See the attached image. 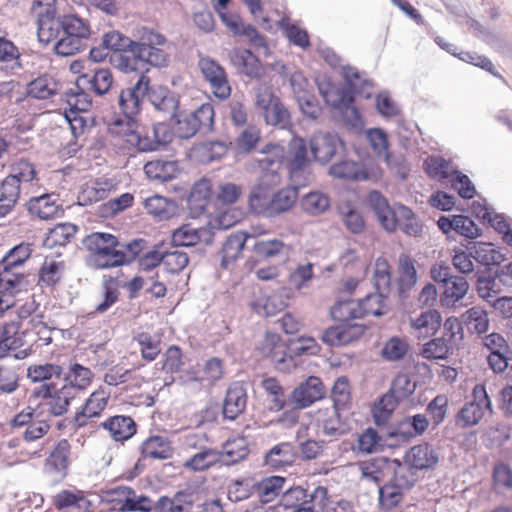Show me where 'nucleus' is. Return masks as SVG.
Listing matches in <instances>:
<instances>
[{
  "label": "nucleus",
  "mask_w": 512,
  "mask_h": 512,
  "mask_svg": "<svg viewBox=\"0 0 512 512\" xmlns=\"http://www.w3.org/2000/svg\"><path fill=\"white\" fill-rule=\"evenodd\" d=\"M286 167L293 187L281 189L273 195L270 201V217L288 211L297 199V190L314 180L306 143L302 138L294 137L291 140L286 156Z\"/></svg>",
  "instance_id": "f257e3e1"
},
{
  "label": "nucleus",
  "mask_w": 512,
  "mask_h": 512,
  "mask_svg": "<svg viewBox=\"0 0 512 512\" xmlns=\"http://www.w3.org/2000/svg\"><path fill=\"white\" fill-rule=\"evenodd\" d=\"M30 244H20L12 248L2 260L0 272V317L16 305L17 297L30 286L28 275L18 269L29 259Z\"/></svg>",
  "instance_id": "f03ea898"
},
{
  "label": "nucleus",
  "mask_w": 512,
  "mask_h": 512,
  "mask_svg": "<svg viewBox=\"0 0 512 512\" xmlns=\"http://www.w3.org/2000/svg\"><path fill=\"white\" fill-rule=\"evenodd\" d=\"M284 150L280 146L269 148L266 156L259 159L261 175L259 184L253 189L249 196L250 209L256 214L270 217V201L268 189L281 183L280 169L283 164Z\"/></svg>",
  "instance_id": "7ed1b4c3"
},
{
  "label": "nucleus",
  "mask_w": 512,
  "mask_h": 512,
  "mask_svg": "<svg viewBox=\"0 0 512 512\" xmlns=\"http://www.w3.org/2000/svg\"><path fill=\"white\" fill-rule=\"evenodd\" d=\"M83 246L88 251L87 264L95 269L121 266L124 259L117 237L110 233H91L83 239Z\"/></svg>",
  "instance_id": "20e7f679"
},
{
  "label": "nucleus",
  "mask_w": 512,
  "mask_h": 512,
  "mask_svg": "<svg viewBox=\"0 0 512 512\" xmlns=\"http://www.w3.org/2000/svg\"><path fill=\"white\" fill-rule=\"evenodd\" d=\"M168 62V54L157 46L140 48L131 55L118 54L112 58V65L115 68L125 73L139 72L140 75L148 72V65L165 67Z\"/></svg>",
  "instance_id": "39448f33"
},
{
  "label": "nucleus",
  "mask_w": 512,
  "mask_h": 512,
  "mask_svg": "<svg viewBox=\"0 0 512 512\" xmlns=\"http://www.w3.org/2000/svg\"><path fill=\"white\" fill-rule=\"evenodd\" d=\"M342 77L347 87L338 90V97L330 103L332 107L341 111L347 107L353 106L355 94L364 98H370L373 93V83L371 80L363 78L362 74L350 65L342 66Z\"/></svg>",
  "instance_id": "423d86ee"
},
{
  "label": "nucleus",
  "mask_w": 512,
  "mask_h": 512,
  "mask_svg": "<svg viewBox=\"0 0 512 512\" xmlns=\"http://www.w3.org/2000/svg\"><path fill=\"white\" fill-rule=\"evenodd\" d=\"M149 83V77L142 74L133 86L121 90L119 94V108L128 128L138 126L137 115L140 112L141 103L148 92Z\"/></svg>",
  "instance_id": "0eeeda50"
},
{
  "label": "nucleus",
  "mask_w": 512,
  "mask_h": 512,
  "mask_svg": "<svg viewBox=\"0 0 512 512\" xmlns=\"http://www.w3.org/2000/svg\"><path fill=\"white\" fill-rule=\"evenodd\" d=\"M30 331L21 330L18 322H10L0 328V358L15 352L17 359L25 358L32 351Z\"/></svg>",
  "instance_id": "6e6552de"
},
{
  "label": "nucleus",
  "mask_w": 512,
  "mask_h": 512,
  "mask_svg": "<svg viewBox=\"0 0 512 512\" xmlns=\"http://www.w3.org/2000/svg\"><path fill=\"white\" fill-rule=\"evenodd\" d=\"M281 502L286 509L290 510L304 505L306 502H312L318 506L321 512H328V490L324 486H317L311 492L300 486L292 487L282 494Z\"/></svg>",
  "instance_id": "1a4fd4ad"
},
{
  "label": "nucleus",
  "mask_w": 512,
  "mask_h": 512,
  "mask_svg": "<svg viewBox=\"0 0 512 512\" xmlns=\"http://www.w3.org/2000/svg\"><path fill=\"white\" fill-rule=\"evenodd\" d=\"M127 141L138 147L140 151L159 150L174 142V130H127Z\"/></svg>",
  "instance_id": "9d476101"
},
{
  "label": "nucleus",
  "mask_w": 512,
  "mask_h": 512,
  "mask_svg": "<svg viewBox=\"0 0 512 512\" xmlns=\"http://www.w3.org/2000/svg\"><path fill=\"white\" fill-rule=\"evenodd\" d=\"M86 91H91L89 88H70L65 92L66 101L70 106L69 111L65 112V119L69 123V128H77L74 124L75 121H80L79 128H88L86 119L80 113L88 112L92 105V99Z\"/></svg>",
  "instance_id": "9b49d317"
},
{
  "label": "nucleus",
  "mask_w": 512,
  "mask_h": 512,
  "mask_svg": "<svg viewBox=\"0 0 512 512\" xmlns=\"http://www.w3.org/2000/svg\"><path fill=\"white\" fill-rule=\"evenodd\" d=\"M259 349L264 357L271 359L279 371L290 372L295 367L293 358L287 356L286 345L278 334L266 333Z\"/></svg>",
  "instance_id": "f8f14e48"
},
{
  "label": "nucleus",
  "mask_w": 512,
  "mask_h": 512,
  "mask_svg": "<svg viewBox=\"0 0 512 512\" xmlns=\"http://www.w3.org/2000/svg\"><path fill=\"white\" fill-rule=\"evenodd\" d=\"M473 396L474 401L465 404L458 413L457 422L464 427L476 425L485 411L491 408V401L483 386H475Z\"/></svg>",
  "instance_id": "ddd939ff"
},
{
  "label": "nucleus",
  "mask_w": 512,
  "mask_h": 512,
  "mask_svg": "<svg viewBox=\"0 0 512 512\" xmlns=\"http://www.w3.org/2000/svg\"><path fill=\"white\" fill-rule=\"evenodd\" d=\"M198 65L205 80L208 81L213 88L214 95L219 99L229 97L231 88L224 68L210 57L201 58Z\"/></svg>",
  "instance_id": "4468645a"
},
{
  "label": "nucleus",
  "mask_w": 512,
  "mask_h": 512,
  "mask_svg": "<svg viewBox=\"0 0 512 512\" xmlns=\"http://www.w3.org/2000/svg\"><path fill=\"white\" fill-rule=\"evenodd\" d=\"M61 34L89 36L90 28L83 19L74 14L63 15L53 20L51 29H47L46 35L39 38V41L48 44Z\"/></svg>",
  "instance_id": "2eb2a0df"
},
{
  "label": "nucleus",
  "mask_w": 512,
  "mask_h": 512,
  "mask_svg": "<svg viewBox=\"0 0 512 512\" xmlns=\"http://www.w3.org/2000/svg\"><path fill=\"white\" fill-rule=\"evenodd\" d=\"M257 106L262 109V115L267 125L287 128L290 123V113L282 101L274 94L258 95Z\"/></svg>",
  "instance_id": "dca6fc26"
},
{
  "label": "nucleus",
  "mask_w": 512,
  "mask_h": 512,
  "mask_svg": "<svg viewBox=\"0 0 512 512\" xmlns=\"http://www.w3.org/2000/svg\"><path fill=\"white\" fill-rule=\"evenodd\" d=\"M111 396V391L105 386H100L86 399L84 406L74 416V425L84 427L89 419L100 417L106 408Z\"/></svg>",
  "instance_id": "f3484780"
},
{
  "label": "nucleus",
  "mask_w": 512,
  "mask_h": 512,
  "mask_svg": "<svg viewBox=\"0 0 512 512\" xmlns=\"http://www.w3.org/2000/svg\"><path fill=\"white\" fill-rule=\"evenodd\" d=\"M37 394L47 399V409L53 416H61L66 413L71 401L76 397L72 388L65 385L58 389L43 385Z\"/></svg>",
  "instance_id": "a211bd4d"
},
{
  "label": "nucleus",
  "mask_w": 512,
  "mask_h": 512,
  "mask_svg": "<svg viewBox=\"0 0 512 512\" xmlns=\"http://www.w3.org/2000/svg\"><path fill=\"white\" fill-rule=\"evenodd\" d=\"M342 144L334 132L319 130L310 140V150L316 160L326 163Z\"/></svg>",
  "instance_id": "6ab92c4d"
},
{
  "label": "nucleus",
  "mask_w": 512,
  "mask_h": 512,
  "mask_svg": "<svg viewBox=\"0 0 512 512\" xmlns=\"http://www.w3.org/2000/svg\"><path fill=\"white\" fill-rule=\"evenodd\" d=\"M324 396V386L318 377L311 376L299 384L291 393V401L298 409L311 406Z\"/></svg>",
  "instance_id": "aec40b11"
},
{
  "label": "nucleus",
  "mask_w": 512,
  "mask_h": 512,
  "mask_svg": "<svg viewBox=\"0 0 512 512\" xmlns=\"http://www.w3.org/2000/svg\"><path fill=\"white\" fill-rule=\"evenodd\" d=\"M292 292L289 288L282 287L278 291L257 298L251 303V308L261 316H273L284 310L289 303Z\"/></svg>",
  "instance_id": "412c9836"
},
{
  "label": "nucleus",
  "mask_w": 512,
  "mask_h": 512,
  "mask_svg": "<svg viewBox=\"0 0 512 512\" xmlns=\"http://www.w3.org/2000/svg\"><path fill=\"white\" fill-rule=\"evenodd\" d=\"M329 174L335 178L363 181L377 179L380 171L375 168L369 170L360 163L343 160L333 164L329 168Z\"/></svg>",
  "instance_id": "4be33fe9"
},
{
  "label": "nucleus",
  "mask_w": 512,
  "mask_h": 512,
  "mask_svg": "<svg viewBox=\"0 0 512 512\" xmlns=\"http://www.w3.org/2000/svg\"><path fill=\"white\" fill-rule=\"evenodd\" d=\"M146 96L155 109L168 114L171 119L175 120L176 124L181 122L176 113L179 101L166 87L159 86L155 88L148 85Z\"/></svg>",
  "instance_id": "5701e85b"
},
{
  "label": "nucleus",
  "mask_w": 512,
  "mask_h": 512,
  "mask_svg": "<svg viewBox=\"0 0 512 512\" xmlns=\"http://www.w3.org/2000/svg\"><path fill=\"white\" fill-rule=\"evenodd\" d=\"M439 461L437 451L428 444H420L410 448L404 456V462L416 470L434 468Z\"/></svg>",
  "instance_id": "b1692460"
},
{
  "label": "nucleus",
  "mask_w": 512,
  "mask_h": 512,
  "mask_svg": "<svg viewBox=\"0 0 512 512\" xmlns=\"http://www.w3.org/2000/svg\"><path fill=\"white\" fill-rule=\"evenodd\" d=\"M231 63L240 73L251 79H259L263 74L260 60L250 49L235 48L230 52Z\"/></svg>",
  "instance_id": "393cba45"
},
{
  "label": "nucleus",
  "mask_w": 512,
  "mask_h": 512,
  "mask_svg": "<svg viewBox=\"0 0 512 512\" xmlns=\"http://www.w3.org/2000/svg\"><path fill=\"white\" fill-rule=\"evenodd\" d=\"M113 82L112 72L108 68H100L93 74L83 73L76 80L78 88H89L98 96L106 94Z\"/></svg>",
  "instance_id": "a878e982"
},
{
  "label": "nucleus",
  "mask_w": 512,
  "mask_h": 512,
  "mask_svg": "<svg viewBox=\"0 0 512 512\" xmlns=\"http://www.w3.org/2000/svg\"><path fill=\"white\" fill-rule=\"evenodd\" d=\"M213 241V233L206 227L195 228L186 224L176 229L172 234V243L175 246H194L199 242L207 245Z\"/></svg>",
  "instance_id": "bb28decb"
},
{
  "label": "nucleus",
  "mask_w": 512,
  "mask_h": 512,
  "mask_svg": "<svg viewBox=\"0 0 512 512\" xmlns=\"http://www.w3.org/2000/svg\"><path fill=\"white\" fill-rule=\"evenodd\" d=\"M441 315L437 310H427L416 317H409V326L418 338L433 336L441 326Z\"/></svg>",
  "instance_id": "cd10ccee"
},
{
  "label": "nucleus",
  "mask_w": 512,
  "mask_h": 512,
  "mask_svg": "<svg viewBox=\"0 0 512 512\" xmlns=\"http://www.w3.org/2000/svg\"><path fill=\"white\" fill-rule=\"evenodd\" d=\"M247 404L246 390L240 383L229 386L223 402V415L228 420H235L244 412Z\"/></svg>",
  "instance_id": "c85d7f7f"
},
{
  "label": "nucleus",
  "mask_w": 512,
  "mask_h": 512,
  "mask_svg": "<svg viewBox=\"0 0 512 512\" xmlns=\"http://www.w3.org/2000/svg\"><path fill=\"white\" fill-rule=\"evenodd\" d=\"M57 200L58 196L53 193L43 194L32 197L26 205L31 215L43 220H48L60 213Z\"/></svg>",
  "instance_id": "c756f323"
},
{
  "label": "nucleus",
  "mask_w": 512,
  "mask_h": 512,
  "mask_svg": "<svg viewBox=\"0 0 512 512\" xmlns=\"http://www.w3.org/2000/svg\"><path fill=\"white\" fill-rule=\"evenodd\" d=\"M368 203L382 227L389 232L394 231L396 209L389 206L386 198L378 191H371Z\"/></svg>",
  "instance_id": "7c9ffc66"
},
{
  "label": "nucleus",
  "mask_w": 512,
  "mask_h": 512,
  "mask_svg": "<svg viewBox=\"0 0 512 512\" xmlns=\"http://www.w3.org/2000/svg\"><path fill=\"white\" fill-rule=\"evenodd\" d=\"M211 192V181L206 178L200 179L193 185L187 200L188 208L193 217H198L204 212L210 200Z\"/></svg>",
  "instance_id": "2f4dec72"
},
{
  "label": "nucleus",
  "mask_w": 512,
  "mask_h": 512,
  "mask_svg": "<svg viewBox=\"0 0 512 512\" xmlns=\"http://www.w3.org/2000/svg\"><path fill=\"white\" fill-rule=\"evenodd\" d=\"M295 461L294 446L290 442H281L269 449L264 457L265 465L272 469L292 466Z\"/></svg>",
  "instance_id": "473e14b6"
},
{
  "label": "nucleus",
  "mask_w": 512,
  "mask_h": 512,
  "mask_svg": "<svg viewBox=\"0 0 512 512\" xmlns=\"http://www.w3.org/2000/svg\"><path fill=\"white\" fill-rule=\"evenodd\" d=\"M220 461V451L205 446L204 448L196 451L191 457L186 459L183 463V467L190 471L201 472L211 468Z\"/></svg>",
  "instance_id": "72a5a7b5"
},
{
  "label": "nucleus",
  "mask_w": 512,
  "mask_h": 512,
  "mask_svg": "<svg viewBox=\"0 0 512 512\" xmlns=\"http://www.w3.org/2000/svg\"><path fill=\"white\" fill-rule=\"evenodd\" d=\"M56 0H34L32 12L37 17L38 38L46 35L47 29H51L56 15Z\"/></svg>",
  "instance_id": "f704fd0d"
},
{
  "label": "nucleus",
  "mask_w": 512,
  "mask_h": 512,
  "mask_svg": "<svg viewBox=\"0 0 512 512\" xmlns=\"http://www.w3.org/2000/svg\"><path fill=\"white\" fill-rule=\"evenodd\" d=\"M102 427L109 431L115 441H125L136 432L134 420L129 416L117 415L110 417L102 423Z\"/></svg>",
  "instance_id": "c9c22d12"
},
{
  "label": "nucleus",
  "mask_w": 512,
  "mask_h": 512,
  "mask_svg": "<svg viewBox=\"0 0 512 512\" xmlns=\"http://www.w3.org/2000/svg\"><path fill=\"white\" fill-rule=\"evenodd\" d=\"M143 204L146 211L159 221L168 220L177 213L176 203L159 195L146 198Z\"/></svg>",
  "instance_id": "e433bc0d"
},
{
  "label": "nucleus",
  "mask_w": 512,
  "mask_h": 512,
  "mask_svg": "<svg viewBox=\"0 0 512 512\" xmlns=\"http://www.w3.org/2000/svg\"><path fill=\"white\" fill-rule=\"evenodd\" d=\"M141 453L144 458L165 460L173 455L170 441L162 436H151L141 445Z\"/></svg>",
  "instance_id": "4c0bfd02"
},
{
  "label": "nucleus",
  "mask_w": 512,
  "mask_h": 512,
  "mask_svg": "<svg viewBox=\"0 0 512 512\" xmlns=\"http://www.w3.org/2000/svg\"><path fill=\"white\" fill-rule=\"evenodd\" d=\"M251 235L246 232H237L230 235L223 244L221 250V266L229 268V266L240 256L246 241Z\"/></svg>",
  "instance_id": "58836bf2"
},
{
  "label": "nucleus",
  "mask_w": 512,
  "mask_h": 512,
  "mask_svg": "<svg viewBox=\"0 0 512 512\" xmlns=\"http://www.w3.org/2000/svg\"><path fill=\"white\" fill-rule=\"evenodd\" d=\"M144 172L150 179L165 182L177 176L179 167L177 161L154 160L145 164Z\"/></svg>",
  "instance_id": "ea45409f"
},
{
  "label": "nucleus",
  "mask_w": 512,
  "mask_h": 512,
  "mask_svg": "<svg viewBox=\"0 0 512 512\" xmlns=\"http://www.w3.org/2000/svg\"><path fill=\"white\" fill-rule=\"evenodd\" d=\"M424 169L428 176L443 184H448L449 178L455 173L451 162L440 156H429L424 162Z\"/></svg>",
  "instance_id": "a19ab883"
},
{
  "label": "nucleus",
  "mask_w": 512,
  "mask_h": 512,
  "mask_svg": "<svg viewBox=\"0 0 512 512\" xmlns=\"http://www.w3.org/2000/svg\"><path fill=\"white\" fill-rule=\"evenodd\" d=\"M468 250L477 262L486 266L499 265L505 260V255L492 243L476 242Z\"/></svg>",
  "instance_id": "79ce46f5"
},
{
  "label": "nucleus",
  "mask_w": 512,
  "mask_h": 512,
  "mask_svg": "<svg viewBox=\"0 0 512 512\" xmlns=\"http://www.w3.org/2000/svg\"><path fill=\"white\" fill-rule=\"evenodd\" d=\"M469 290V283L462 276H454L444 285L440 302L444 307H452L463 299Z\"/></svg>",
  "instance_id": "37998d69"
},
{
  "label": "nucleus",
  "mask_w": 512,
  "mask_h": 512,
  "mask_svg": "<svg viewBox=\"0 0 512 512\" xmlns=\"http://www.w3.org/2000/svg\"><path fill=\"white\" fill-rule=\"evenodd\" d=\"M102 46L113 52L110 56V62L112 63V58L118 54L131 55V50H134V40L119 31L112 30L103 35Z\"/></svg>",
  "instance_id": "c03bdc74"
},
{
  "label": "nucleus",
  "mask_w": 512,
  "mask_h": 512,
  "mask_svg": "<svg viewBox=\"0 0 512 512\" xmlns=\"http://www.w3.org/2000/svg\"><path fill=\"white\" fill-rule=\"evenodd\" d=\"M286 478L270 476L256 482V493L263 504L274 501L283 491Z\"/></svg>",
  "instance_id": "a18cd8bd"
},
{
  "label": "nucleus",
  "mask_w": 512,
  "mask_h": 512,
  "mask_svg": "<svg viewBox=\"0 0 512 512\" xmlns=\"http://www.w3.org/2000/svg\"><path fill=\"white\" fill-rule=\"evenodd\" d=\"M226 153V145L221 141H207L194 146L190 157L199 163H210Z\"/></svg>",
  "instance_id": "49530a36"
},
{
  "label": "nucleus",
  "mask_w": 512,
  "mask_h": 512,
  "mask_svg": "<svg viewBox=\"0 0 512 512\" xmlns=\"http://www.w3.org/2000/svg\"><path fill=\"white\" fill-rule=\"evenodd\" d=\"M58 82L45 74L32 80L27 85V95L40 100H46L57 94Z\"/></svg>",
  "instance_id": "de8ad7c7"
},
{
  "label": "nucleus",
  "mask_w": 512,
  "mask_h": 512,
  "mask_svg": "<svg viewBox=\"0 0 512 512\" xmlns=\"http://www.w3.org/2000/svg\"><path fill=\"white\" fill-rule=\"evenodd\" d=\"M112 187L113 183L109 179H97L87 183L79 195L80 204L87 205L105 199Z\"/></svg>",
  "instance_id": "09e8293b"
},
{
  "label": "nucleus",
  "mask_w": 512,
  "mask_h": 512,
  "mask_svg": "<svg viewBox=\"0 0 512 512\" xmlns=\"http://www.w3.org/2000/svg\"><path fill=\"white\" fill-rule=\"evenodd\" d=\"M20 197L14 178H5L0 185V218L7 216L16 206Z\"/></svg>",
  "instance_id": "8fccbe9b"
},
{
  "label": "nucleus",
  "mask_w": 512,
  "mask_h": 512,
  "mask_svg": "<svg viewBox=\"0 0 512 512\" xmlns=\"http://www.w3.org/2000/svg\"><path fill=\"white\" fill-rule=\"evenodd\" d=\"M93 372L78 363L72 364L65 375V386H70L72 392L85 390L92 382Z\"/></svg>",
  "instance_id": "3c124183"
},
{
  "label": "nucleus",
  "mask_w": 512,
  "mask_h": 512,
  "mask_svg": "<svg viewBox=\"0 0 512 512\" xmlns=\"http://www.w3.org/2000/svg\"><path fill=\"white\" fill-rule=\"evenodd\" d=\"M399 227L409 236H419L422 232V225L411 209L405 206H398L395 214V229Z\"/></svg>",
  "instance_id": "603ef678"
},
{
  "label": "nucleus",
  "mask_w": 512,
  "mask_h": 512,
  "mask_svg": "<svg viewBox=\"0 0 512 512\" xmlns=\"http://www.w3.org/2000/svg\"><path fill=\"white\" fill-rule=\"evenodd\" d=\"M253 251L264 258L288 257L291 246L279 239L261 240L254 243Z\"/></svg>",
  "instance_id": "864d4df0"
},
{
  "label": "nucleus",
  "mask_w": 512,
  "mask_h": 512,
  "mask_svg": "<svg viewBox=\"0 0 512 512\" xmlns=\"http://www.w3.org/2000/svg\"><path fill=\"white\" fill-rule=\"evenodd\" d=\"M89 36H76L74 34H61L54 44V51L57 55L70 56L82 51L85 48V41Z\"/></svg>",
  "instance_id": "5fc2aeb1"
},
{
  "label": "nucleus",
  "mask_w": 512,
  "mask_h": 512,
  "mask_svg": "<svg viewBox=\"0 0 512 512\" xmlns=\"http://www.w3.org/2000/svg\"><path fill=\"white\" fill-rule=\"evenodd\" d=\"M241 218V213L236 209L218 210L209 214L207 229L212 233L214 230H225L234 226Z\"/></svg>",
  "instance_id": "6e6d98bb"
},
{
  "label": "nucleus",
  "mask_w": 512,
  "mask_h": 512,
  "mask_svg": "<svg viewBox=\"0 0 512 512\" xmlns=\"http://www.w3.org/2000/svg\"><path fill=\"white\" fill-rule=\"evenodd\" d=\"M300 205L305 213L315 216L328 210L330 199L323 192L311 191L301 198Z\"/></svg>",
  "instance_id": "4d7b16f0"
},
{
  "label": "nucleus",
  "mask_w": 512,
  "mask_h": 512,
  "mask_svg": "<svg viewBox=\"0 0 512 512\" xmlns=\"http://www.w3.org/2000/svg\"><path fill=\"white\" fill-rule=\"evenodd\" d=\"M70 445L67 440H61L46 460V468L63 474L69 464Z\"/></svg>",
  "instance_id": "13d9d810"
},
{
  "label": "nucleus",
  "mask_w": 512,
  "mask_h": 512,
  "mask_svg": "<svg viewBox=\"0 0 512 512\" xmlns=\"http://www.w3.org/2000/svg\"><path fill=\"white\" fill-rule=\"evenodd\" d=\"M118 283L112 277H104L102 282V300L95 306V313L107 312L119 298Z\"/></svg>",
  "instance_id": "bf43d9fd"
},
{
  "label": "nucleus",
  "mask_w": 512,
  "mask_h": 512,
  "mask_svg": "<svg viewBox=\"0 0 512 512\" xmlns=\"http://www.w3.org/2000/svg\"><path fill=\"white\" fill-rule=\"evenodd\" d=\"M360 303L357 300L349 299L338 301L330 309V315L335 321L348 322L361 318Z\"/></svg>",
  "instance_id": "052dcab7"
},
{
  "label": "nucleus",
  "mask_w": 512,
  "mask_h": 512,
  "mask_svg": "<svg viewBox=\"0 0 512 512\" xmlns=\"http://www.w3.org/2000/svg\"><path fill=\"white\" fill-rule=\"evenodd\" d=\"M463 321L465 324L477 334L486 333L489 328V319L487 312L479 307L475 306L468 309L462 315Z\"/></svg>",
  "instance_id": "680f3d73"
},
{
  "label": "nucleus",
  "mask_w": 512,
  "mask_h": 512,
  "mask_svg": "<svg viewBox=\"0 0 512 512\" xmlns=\"http://www.w3.org/2000/svg\"><path fill=\"white\" fill-rule=\"evenodd\" d=\"M400 401L390 390L384 394L372 410L376 424H384Z\"/></svg>",
  "instance_id": "e2e57ef3"
},
{
  "label": "nucleus",
  "mask_w": 512,
  "mask_h": 512,
  "mask_svg": "<svg viewBox=\"0 0 512 512\" xmlns=\"http://www.w3.org/2000/svg\"><path fill=\"white\" fill-rule=\"evenodd\" d=\"M370 143L372 149L379 156H383L389 166H393V162L387 152L388 140L384 130H358Z\"/></svg>",
  "instance_id": "0e129e2a"
},
{
  "label": "nucleus",
  "mask_w": 512,
  "mask_h": 512,
  "mask_svg": "<svg viewBox=\"0 0 512 512\" xmlns=\"http://www.w3.org/2000/svg\"><path fill=\"white\" fill-rule=\"evenodd\" d=\"M262 387L268 396L269 409L280 411L285 405V395L282 386L275 378H266L262 381Z\"/></svg>",
  "instance_id": "69168bd1"
},
{
  "label": "nucleus",
  "mask_w": 512,
  "mask_h": 512,
  "mask_svg": "<svg viewBox=\"0 0 512 512\" xmlns=\"http://www.w3.org/2000/svg\"><path fill=\"white\" fill-rule=\"evenodd\" d=\"M360 303L361 318L366 316H380L385 313V293L378 291L367 295Z\"/></svg>",
  "instance_id": "338daca9"
},
{
  "label": "nucleus",
  "mask_w": 512,
  "mask_h": 512,
  "mask_svg": "<svg viewBox=\"0 0 512 512\" xmlns=\"http://www.w3.org/2000/svg\"><path fill=\"white\" fill-rule=\"evenodd\" d=\"M64 263L54 259H45L39 272V282L46 286L55 285L62 277Z\"/></svg>",
  "instance_id": "774afa93"
}]
</instances>
